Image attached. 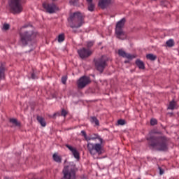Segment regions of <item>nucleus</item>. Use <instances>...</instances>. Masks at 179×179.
<instances>
[{
	"label": "nucleus",
	"instance_id": "16",
	"mask_svg": "<svg viewBox=\"0 0 179 179\" xmlns=\"http://www.w3.org/2000/svg\"><path fill=\"white\" fill-rule=\"evenodd\" d=\"M36 120L39 122V124H41V127H45V125H47L45 120H44V117L41 116H37Z\"/></svg>",
	"mask_w": 179,
	"mask_h": 179
},
{
	"label": "nucleus",
	"instance_id": "3",
	"mask_svg": "<svg viewBox=\"0 0 179 179\" xmlns=\"http://www.w3.org/2000/svg\"><path fill=\"white\" fill-rule=\"evenodd\" d=\"M8 9L13 15H19L23 12V4L22 0H8Z\"/></svg>",
	"mask_w": 179,
	"mask_h": 179
},
{
	"label": "nucleus",
	"instance_id": "5",
	"mask_svg": "<svg viewBox=\"0 0 179 179\" xmlns=\"http://www.w3.org/2000/svg\"><path fill=\"white\" fill-rule=\"evenodd\" d=\"M20 43L22 44V45H27L34 37H36V35L34 34V32L33 31H29L27 29L24 30L23 32L20 33Z\"/></svg>",
	"mask_w": 179,
	"mask_h": 179
},
{
	"label": "nucleus",
	"instance_id": "1",
	"mask_svg": "<svg viewBox=\"0 0 179 179\" xmlns=\"http://www.w3.org/2000/svg\"><path fill=\"white\" fill-rule=\"evenodd\" d=\"M148 145L156 150H167L169 146V139L164 136H151L147 138Z\"/></svg>",
	"mask_w": 179,
	"mask_h": 179
},
{
	"label": "nucleus",
	"instance_id": "37",
	"mask_svg": "<svg viewBox=\"0 0 179 179\" xmlns=\"http://www.w3.org/2000/svg\"><path fill=\"white\" fill-rule=\"evenodd\" d=\"M27 27V26H24V27H22V30H23V29H26Z\"/></svg>",
	"mask_w": 179,
	"mask_h": 179
},
{
	"label": "nucleus",
	"instance_id": "19",
	"mask_svg": "<svg viewBox=\"0 0 179 179\" xmlns=\"http://www.w3.org/2000/svg\"><path fill=\"white\" fill-rule=\"evenodd\" d=\"M90 122H92V124H95L96 127H99V125H100V122H99L97 117L94 116L90 117Z\"/></svg>",
	"mask_w": 179,
	"mask_h": 179
},
{
	"label": "nucleus",
	"instance_id": "18",
	"mask_svg": "<svg viewBox=\"0 0 179 179\" xmlns=\"http://www.w3.org/2000/svg\"><path fill=\"white\" fill-rule=\"evenodd\" d=\"M136 65L138 66L139 69H145V64L143 62L141 61L140 59H137L136 61Z\"/></svg>",
	"mask_w": 179,
	"mask_h": 179
},
{
	"label": "nucleus",
	"instance_id": "12",
	"mask_svg": "<svg viewBox=\"0 0 179 179\" xmlns=\"http://www.w3.org/2000/svg\"><path fill=\"white\" fill-rule=\"evenodd\" d=\"M118 54L120 57H122L123 58H127V59H134V58H136L135 55H131L129 53H127L122 49H120L118 50Z\"/></svg>",
	"mask_w": 179,
	"mask_h": 179
},
{
	"label": "nucleus",
	"instance_id": "31",
	"mask_svg": "<svg viewBox=\"0 0 179 179\" xmlns=\"http://www.w3.org/2000/svg\"><path fill=\"white\" fill-rule=\"evenodd\" d=\"M119 125H125V120H119L117 121Z\"/></svg>",
	"mask_w": 179,
	"mask_h": 179
},
{
	"label": "nucleus",
	"instance_id": "22",
	"mask_svg": "<svg viewBox=\"0 0 179 179\" xmlns=\"http://www.w3.org/2000/svg\"><path fill=\"white\" fill-rule=\"evenodd\" d=\"M65 41V34H61L58 36V42L59 43H62L63 41Z\"/></svg>",
	"mask_w": 179,
	"mask_h": 179
},
{
	"label": "nucleus",
	"instance_id": "2",
	"mask_svg": "<svg viewBox=\"0 0 179 179\" xmlns=\"http://www.w3.org/2000/svg\"><path fill=\"white\" fill-rule=\"evenodd\" d=\"M85 141L87 142H89V141H94V139H99L100 143H88L87 148L91 155H96L98 153V155L101 154V143H103V138L99 136V134H95V137H88L86 136L85 137Z\"/></svg>",
	"mask_w": 179,
	"mask_h": 179
},
{
	"label": "nucleus",
	"instance_id": "35",
	"mask_svg": "<svg viewBox=\"0 0 179 179\" xmlns=\"http://www.w3.org/2000/svg\"><path fill=\"white\" fill-rule=\"evenodd\" d=\"M31 78L32 79H36V74H34V73H31Z\"/></svg>",
	"mask_w": 179,
	"mask_h": 179
},
{
	"label": "nucleus",
	"instance_id": "14",
	"mask_svg": "<svg viewBox=\"0 0 179 179\" xmlns=\"http://www.w3.org/2000/svg\"><path fill=\"white\" fill-rule=\"evenodd\" d=\"M87 2V10L90 12L94 11V3H93V0H86Z\"/></svg>",
	"mask_w": 179,
	"mask_h": 179
},
{
	"label": "nucleus",
	"instance_id": "6",
	"mask_svg": "<svg viewBox=\"0 0 179 179\" xmlns=\"http://www.w3.org/2000/svg\"><path fill=\"white\" fill-rule=\"evenodd\" d=\"M125 18H122L119 22H117L116 24L115 34L119 40H125V38H127V35L122 30L124 26L125 25Z\"/></svg>",
	"mask_w": 179,
	"mask_h": 179
},
{
	"label": "nucleus",
	"instance_id": "13",
	"mask_svg": "<svg viewBox=\"0 0 179 179\" xmlns=\"http://www.w3.org/2000/svg\"><path fill=\"white\" fill-rule=\"evenodd\" d=\"M99 5L102 9H106L107 6L111 5V0H99Z\"/></svg>",
	"mask_w": 179,
	"mask_h": 179
},
{
	"label": "nucleus",
	"instance_id": "36",
	"mask_svg": "<svg viewBox=\"0 0 179 179\" xmlns=\"http://www.w3.org/2000/svg\"><path fill=\"white\" fill-rule=\"evenodd\" d=\"M56 115H59V113H55V114L53 115V117H55Z\"/></svg>",
	"mask_w": 179,
	"mask_h": 179
},
{
	"label": "nucleus",
	"instance_id": "4",
	"mask_svg": "<svg viewBox=\"0 0 179 179\" xmlns=\"http://www.w3.org/2000/svg\"><path fill=\"white\" fill-rule=\"evenodd\" d=\"M69 22H71V29H79L83 24V15L79 12L74 13L70 16Z\"/></svg>",
	"mask_w": 179,
	"mask_h": 179
},
{
	"label": "nucleus",
	"instance_id": "30",
	"mask_svg": "<svg viewBox=\"0 0 179 179\" xmlns=\"http://www.w3.org/2000/svg\"><path fill=\"white\" fill-rule=\"evenodd\" d=\"M150 124L151 125H156V124H157V120L156 119H151Z\"/></svg>",
	"mask_w": 179,
	"mask_h": 179
},
{
	"label": "nucleus",
	"instance_id": "21",
	"mask_svg": "<svg viewBox=\"0 0 179 179\" xmlns=\"http://www.w3.org/2000/svg\"><path fill=\"white\" fill-rule=\"evenodd\" d=\"M146 58L147 59H150V61H155L157 57L153 54H148L146 55Z\"/></svg>",
	"mask_w": 179,
	"mask_h": 179
},
{
	"label": "nucleus",
	"instance_id": "29",
	"mask_svg": "<svg viewBox=\"0 0 179 179\" xmlns=\"http://www.w3.org/2000/svg\"><path fill=\"white\" fill-rule=\"evenodd\" d=\"M68 114V113L66 112V110H65V109H62V113L61 115L62 117H66V115Z\"/></svg>",
	"mask_w": 179,
	"mask_h": 179
},
{
	"label": "nucleus",
	"instance_id": "25",
	"mask_svg": "<svg viewBox=\"0 0 179 179\" xmlns=\"http://www.w3.org/2000/svg\"><path fill=\"white\" fill-rule=\"evenodd\" d=\"M166 44L168 47H173L174 41L173 39H169V41H166Z\"/></svg>",
	"mask_w": 179,
	"mask_h": 179
},
{
	"label": "nucleus",
	"instance_id": "17",
	"mask_svg": "<svg viewBox=\"0 0 179 179\" xmlns=\"http://www.w3.org/2000/svg\"><path fill=\"white\" fill-rule=\"evenodd\" d=\"M52 157L53 160L56 162V163H61V162H62V159L57 153L53 154Z\"/></svg>",
	"mask_w": 179,
	"mask_h": 179
},
{
	"label": "nucleus",
	"instance_id": "9",
	"mask_svg": "<svg viewBox=\"0 0 179 179\" xmlns=\"http://www.w3.org/2000/svg\"><path fill=\"white\" fill-rule=\"evenodd\" d=\"M90 83V78L87 76L81 77L77 82L78 89H84Z\"/></svg>",
	"mask_w": 179,
	"mask_h": 179
},
{
	"label": "nucleus",
	"instance_id": "23",
	"mask_svg": "<svg viewBox=\"0 0 179 179\" xmlns=\"http://www.w3.org/2000/svg\"><path fill=\"white\" fill-rule=\"evenodd\" d=\"M93 45H94V41H87L86 43V47L87 50H90Z\"/></svg>",
	"mask_w": 179,
	"mask_h": 179
},
{
	"label": "nucleus",
	"instance_id": "27",
	"mask_svg": "<svg viewBox=\"0 0 179 179\" xmlns=\"http://www.w3.org/2000/svg\"><path fill=\"white\" fill-rule=\"evenodd\" d=\"M161 5L162 6H167V5H169V1H166V0H162L161 1Z\"/></svg>",
	"mask_w": 179,
	"mask_h": 179
},
{
	"label": "nucleus",
	"instance_id": "7",
	"mask_svg": "<svg viewBox=\"0 0 179 179\" xmlns=\"http://www.w3.org/2000/svg\"><path fill=\"white\" fill-rule=\"evenodd\" d=\"M107 61H108V57L107 56H102L101 57L94 59L95 68L101 73L104 71L106 66H107Z\"/></svg>",
	"mask_w": 179,
	"mask_h": 179
},
{
	"label": "nucleus",
	"instance_id": "10",
	"mask_svg": "<svg viewBox=\"0 0 179 179\" xmlns=\"http://www.w3.org/2000/svg\"><path fill=\"white\" fill-rule=\"evenodd\" d=\"M43 8L45 9L48 13H55V10L58 9V8L57 7V5H55V3H43Z\"/></svg>",
	"mask_w": 179,
	"mask_h": 179
},
{
	"label": "nucleus",
	"instance_id": "26",
	"mask_svg": "<svg viewBox=\"0 0 179 179\" xmlns=\"http://www.w3.org/2000/svg\"><path fill=\"white\" fill-rule=\"evenodd\" d=\"M10 28V25H9V24H3V27H2V30H5L6 31L7 30H9V29Z\"/></svg>",
	"mask_w": 179,
	"mask_h": 179
},
{
	"label": "nucleus",
	"instance_id": "32",
	"mask_svg": "<svg viewBox=\"0 0 179 179\" xmlns=\"http://www.w3.org/2000/svg\"><path fill=\"white\" fill-rule=\"evenodd\" d=\"M78 0H70L69 3L70 5H76Z\"/></svg>",
	"mask_w": 179,
	"mask_h": 179
},
{
	"label": "nucleus",
	"instance_id": "8",
	"mask_svg": "<svg viewBox=\"0 0 179 179\" xmlns=\"http://www.w3.org/2000/svg\"><path fill=\"white\" fill-rule=\"evenodd\" d=\"M78 53L82 59L84 58H89L92 54H93V50L92 49H87L86 48H82L78 50Z\"/></svg>",
	"mask_w": 179,
	"mask_h": 179
},
{
	"label": "nucleus",
	"instance_id": "38",
	"mask_svg": "<svg viewBox=\"0 0 179 179\" xmlns=\"http://www.w3.org/2000/svg\"><path fill=\"white\" fill-rule=\"evenodd\" d=\"M95 135H96V134H94V136H92V138H96V136Z\"/></svg>",
	"mask_w": 179,
	"mask_h": 179
},
{
	"label": "nucleus",
	"instance_id": "34",
	"mask_svg": "<svg viewBox=\"0 0 179 179\" xmlns=\"http://www.w3.org/2000/svg\"><path fill=\"white\" fill-rule=\"evenodd\" d=\"M159 170L160 176H163V174H164V171L163 169H162L161 167H159Z\"/></svg>",
	"mask_w": 179,
	"mask_h": 179
},
{
	"label": "nucleus",
	"instance_id": "33",
	"mask_svg": "<svg viewBox=\"0 0 179 179\" xmlns=\"http://www.w3.org/2000/svg\"><path fill=\"white\" fill-rule=\"evenodd\" d=\"M82 136H84V138H86L87 136V134H86V131L85 130L81 131Z\"/></svg>",
	"mask_w": 179,
	"mask_h": 179
},
{
	"label": "nucleus",
	"instance_id": "11",
	"mask_svg": "<svg viewBox=\"0 0 179 179\" xmlns=\"http://www.w3.org/2000/svg\"><path fill=\"white\" fill-rule=\"evenodd\" d=\"M66 148H67V149H69V150H70V152H71V153H72L73 156L75 157V159H76L77 160H79V159H80V155L78 150H76V148L72 147L71 145H70L69 144L66 145Z\"/></svg>",
	"mask_w": 179,
	"mask_h": 179
},
{
	"label": "nucleus",
	"instance_id": "28",
	"mask_svg": "<svg viewBox=\"0 0 179 179\" xmlns=\"http://www.w3.org/2000/svg\"><path fill=\"white\" fill-rule=\"evenodd\" d=\"M66 80H68V78L66 76H63L62 78V83H63V85H65V83H66Z\"/></svg>",
	"mask_w": 179,
	"mask_h": 179
},
{
	"label": "nucleus",
	"instance_id": "20",
	"mask_svg": "<svg viewBox=\"0 0 179 179\" xmlns=\"http://www.w3.org/2000/svg\"><path fill=\"white\" fill-rule=\"evenodd\" d=\"M10 122H11V124H13L15 127H20V122L17 121V120L15 118L10 119Z\"/></svg>",
	"mask_w": 179,
	"mask_h": 179
},
{
	"label": "nucleus",
	"instance_id": "15",
	"mask_svg": "<svg viewBox=\"0 0 179 179\" xmlns=\"http://www.w3.org/2000/svg\"><path fill=\"white\" fill-rule=\"evenodd\" d=\"M5 79V64H2L0 66V80Z\"/></svg>",
	"mask_w": 179,
	"mask_h": 179
},
{
	"label": "nucleus",
	"instance_id": "24",
	"mask_svg": "<svg viewBox=\"0 0 179 179\" xmlns=\"http://www.w3.org/2000/svg\"><path fill=\"white\" fill-rule=\"evenodd\" d=\"M175 107H176V101H172L170 102L168 108L169 110H174Z\"/></svg>",
	"mask_w": 179,
	"mask_h": 179
}]
</instances>
